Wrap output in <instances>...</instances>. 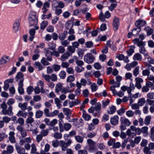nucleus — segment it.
<instances>
[{"mask_svg": "<svg viewBox=\"0 0 154 154\" xmlns=\"http://www.w3.org/2000/svg\"><path fill=\"white\" fill-rule=\"evenodd\" d=\"M29 23L30 26L36 25L38 23L36 13L34 11L31 12L28 17Z\"/></svg>", "mask_w": 154, "mask_h": 154, "instance_id": "1", "label": "nucleus"}, {"mask_svg": "<svg viewBox=\"0 0 154 154\" xmlns=\"http://www.w3.org/2000/svg\"><path fill=\"white\" fill-rule=\"evenodd\" d=\"M146 24V21L142 20H138L136 21L135 25L137 28H134V30L137 29L138 32L141 30V28L144 26Z\"/></svg>", "mask_w": 154, "mask_h": 154, "instance_id": "2", "label": "nucleus"}, {"mask_svg": "<svg viewBox=\"0 0 154 154\" xmlns=\"http://www.w3.org/2000/svg\"><path fill=\"white\" fill-rule=\"evenodd\" d=\"M95 58L92 54L87 53L84 56V60L88 63H91L94 61Z\"/></svg>", "mask_w": 154, "mask_h": 154, "instance_id": "3", "label": "nucleus"}, {"mask_svg": "<svg viewBox=\"0 0 154 154\" xmlns=\"http://www.w3.org/2000/svg\"><path fill=\"white\" fill-rule=\"evenodd\" d=\"M87 143L89 145V150L91 152H94L96 149V143L91 139H88Z\"/></svg>", "mask_w": 154, "mask_h": 154, "instance_id": "4", "label": "nucleus"}, {"mask_svg": "<svg viewBox=\"0 0 154 154\" xmlns=\"http://www.w3.org/2000/svg\"><path fill=\"white\" fill-rule=\"evenodd\" d=\"M24 75L21 72H18L15 78L16 81L18 82V84H23L24 81Z\"/></svg>", "mask_w": 154, "mask_h": 154, "instance_id": "5", "label": "nucleus"}, {"mask_svg": "<svg viewBox=\"0 0 154 154\" xmlns=\"http://www.w3.org/2000/svg\"><path fill=\"white\" fill-rule=\"evenodd\" d=\"M71 127L72 125L70 124L65 123L59 128L60 132L61 133L63 132L64 131H68L71 129Z\"/></svg>", "mask_w": 154, "mask_h": 154, "instance_id": "6", "label": "nucleus"}, {"mask_svg": "<svg viewBox=\"0 0 154 154\" xmlns=\"http://www.w3.org/2000/svg\"><path fill=\"white\" fill-rule=\"evenodd\" d=\"M120 24V20L118 17H115L113 20L112 26L115 31L119 29Z\"/></svg>", "mask_w": 154, "mask_h": 154, "instance_id": "7", "label": "nucleus"}, {"mask_svg": "<svg viewBox=\"0 0 154 154\" xmlns=\"http://www.w3.org/2000/svg\"><path fill=\"white\" fill-rule=\"evenodd\" d=\"M133 42L135 45H137V46L140 48L143 46H145L146 45V42H143L141 40H140L138 38H135L133 40Z\"/></svg>", "mask_w": 154, "mask_h": 154, "instance_id": "8", "label": "nucleus"}, {"mask_svg": "<svg viewBox=\"0 0 154 154\" xmlns=\"http://www.w3.org/2000/svg\"><path fill=\"white\" fill-rule=\"evenodd\" d=\"M13 108L11 106H9L8 109L5 110H2L1 112L4 115H8L9 116L12 115L13 113L12 112Z\"/></svg>", "mask_w": 154, "mask_h": 154, "instance_id": "9", "label": "nucleus"}, {"mask_svg": "<svg viewBox=\"0 0 154 154\" xmlns=\"http://www.w3.org/2000/svg\"><path fill=\"white\" fill-rule=\"evenodd\" d=\"M120 121L121 123L123 124L126 126H129L131 124V122L128 119L122 117H121Z\"/></svg>", "mask_w": 154, "mask_h": 154, "instance_id": "10", "label": "nucleus"}, {"mask_svg": "<svg viewBox=\"0 0 154 154\" xmlns=\"http://www.w3.org/2000/svg\"><path fill=\"white\" fill-rule=\"evenodd\" d=\"M19 24V20L18 19H16L13 25V29L15 32H16L18 31Z\"/></svg>", "mask_w": 154, "mask_h": 154, "instance_id": "11", "label": "nucleus"}, {"mask_svg": "<svg viewBox=\"0 0 154 154\" xmlns=\"http://www.w3.org/2000/svg\"><path fill=\"white\" fill-rule=\"evenodd\" d=\"M139 52L140 53L143 54L145 58L148 57V53L145 48V46H142L139 48Z\"/></svg>", "mask_w": 154, "mask_h": 154, "instance_id": "12", "label": "nucleus"}, {"mask_svg": "<svg viewBox=\"0 0 154 154\" xmlns=\"http://www.w3.org/2000/svg\"><path fill=\"white\" fill-rule=\"evenodd\" d=\"M119 117L118 116L116 115L114 116L110 119L111 124L112 125H116L118 124Z\"/></svg>", "mask_w": 154, "mask_h": 154, "instance_id": "13", "label": "nucleus"}, {"mask_svg": "<svg viewBox=\"0 0 154 154\" xmlns=\"http://www.w3.org/2000/svg\"><path fill=\"white\" fill-rule=\"evenodd\" d=\"M67 35V31H64L63 32L59 33L58 38L60 41L63 40L66 38Z\"/></svg>", "mask_w": 154, "mask_h": 154, "instance_id": "14", "label": "nucleus"}, {"mask_svg": "<svg viewBox=\"0 0 154 154\" xmlns=\"http://www.w3.org/2000/svg\"><path fill=\"white\" fill-rule=\"evenodd\" d=\"M35 33V29H31L29 30L30 36L29 38V40L32 41L34 38V35Z\"/></svg>", "mask_w": 154, "mask_h": 154, "instance_id": "15", "label": "nucleus"}, {"mask_svg": "<svg viewBox=\"0 0 154 154\" xmlns=\"http://www.w3.org/2000/svg\"><path fill=\"white\" fill-rule=\"evenodd\" d=\"M52 52L49 50H47L46 51L45 55L47 57V60L48 61H51L52 60Z\"/></svg>", "mask_w": 154, "mask_h": 154, "instance_id": "16", "label": "nucleus"}, {"mask_svg": "<svg viewBox=\"0 0 154 154\" xmlns=\"http://www.w3.org/2000/svg\"><path fill=\"white\" fill-rule=\"evenodd\" d=\"M10 59L9 57L6 56H3L0 59V64L1 65H3L6 63L7 62L6 60H9Z\"/></svg>", "mask_w": 154, "mask_h": 154, "instance_id": "17", "label": "nucleus"}, {"mask_svg": "<svg viewBox=\"0 0 154 154\" xmlns=\"http://www.w3.org/2000/svg\"><path fill=\"white\" fill-rule=\"evenodd\" d=\"M59 145L62 147V151H65L66 150L68 146L66 143V142L62 140H60L59 142Z\"/></svg>", "mask_w": 154, "mask_h": 154, "instance_id": "18", "label": "nucleus"}, {"mask_svg": "<svg viewBox=\"0 0 154 154\" xmlns=\"http://www.w3.org/2000/svg\"><path fill=\"white\" fill-rule=\"evenodd\" d=\"M34 65L36 68L38 69L39 71L42 70L45 67V66H43L41 64L38 62H35Z\"/></svg>", "mask_w": 154, "mask_h": 154, "instance_id": "19", "label": "nucleus"}, {"mask_svg": "<svg viewBox=\"0 0 154 154\" xmlns=\"http://www.w3.org/2000/svg\"><path fill=\"white\" fill-rule=\"evenodd\" d=\"M27 103L25 102L23 103H20L18 104V107L20 108L23 111H25L27 109Z\"/></svg>", "mask_w": 154, "mask_h": 154, "instance_id": "20", "label": "nucleus"}, {"mask_svg": "<svg viewBox=\"0 0 154 154\" xmlns=\"http://www.w3.org/2000/svg\"><path fill=\"white\" fill-rule=\"evenodd\" d=\"M23 84H18V90L19 93L20 94H23L24 93V89L23 88Z\"/></svg>", "mask_w": 154, "mask_h": 154, "instance_id": "21", "label": "nucleus"}, {"mask_svg": "<svg viewBox=\"0 0 154 154\" xmlns=\"http://www.w3.org/2000/svg\"><path fill=\"white\" fill-rule=\"evenodd\" d=\"M133 59L134 60H141L142 59V57L140 54L136 53L133 56Z\"/></svg>", "mask_w": 154, "mask_h": 154, "instance_id": "22", "label": "nucleus"}, {"mask_svg": "<svg viewBox=\"0 0 154 154\" xmlns=\"http://www.w3.org/2000/svg\"><path fill=\"white\" fill-rule=\"evenodd\" d=\"M135 48V47L134 46H132L128 50L126 51V53L128 56H130L134 52V49Z\"/></svg>", "mask_w": 154, "mask_h": 154, "instance_id": "23", "label": "nucleus"}, {"mask_svg": "<svg viewBox=\"0 0 154 154\" xmlns=\"http://www.w3.org/2000/svg\"><path fill=\"white\" fill-rule=\"evenodd\" d=\"M48 25V22L47 21H43L40 24V29H41L44 30L45 29Z\"/></svg>", "mask_w": 154, "mask_h": 154, "instance_id": "24", "label": "nucleus"}, {"mask_svg": "<svg viewBox=\"0 0 154 154\" xmlns=\"http://www.w3.org/2000/svg\"><path fill=\"white\" fill-rule=\"evenodd\" d=\"M62 87L61 83H59L56 85L55 87V92L57 93H59L61 91Z\"/></svg>", "mask_w": 154, "mask_h": 154, "instance_id": "25", "label": "nucleus"}, {"mask_svg": "<svg viewBox=\"0 0 154 154\" xmlns=\"http://www.w3.org/2000/svg\"><path fill=\"white\" fill-rule=\"evenodd\" d=\"M43 115V111L40 110H38L36 112L35 117L37 119L40 118Z\"/></svg>", "mask_w": 154, "mask_h": 154, "instance_id": "26", "label": "nucleus"}, {"mask_svg": "<svg viewBox=\"0 0 154 154\" xmlns=\"http://www.w3.org/2000/svg\"><path fill=\"white\" fill-rule=\"evenodd\" d=\"M116 109V107L112 105L109 108V110H108L107 112L109 114H112L114 113Z\"/></svg>", "mask_w": 154, "mask_h": 154, "instance_id": "27", "label": "nucleus"}, {"mask_svg": "<svg viewBox=\"0 0 154 154\" xmlns=\"http://www.w3.org/2000/svg\"><path fill=\"white\" fill-rule=\"evenodd\" d=\"M70 54L69 52H66L61 56V59L62 61H64L67 59L70 56Z\"/></svg>", "mask_w": 154, "mask_h": 154, "instance_id": "28", "label": "nucleus"}, {"mask_svg": "<svg viewBox=\"0 0 154 154\" xmlns=\"http://www.w3.org/2000/svg\"><path fill=\"white\" fill-rule=\"evenodd\" d=\"M145 103V100L144 98H141L138 100L137 104L139 106H143Z\"/></svg>", "mask_w": 154, "mask_h": 154, "instance_id": "29", "label": "nucleus"}, {"mask_svg": "<svg viewBox=\"0 0 154 154\" xmlns=\"http://www.w3.org/2000/svg\"><path fill=\"white\" fill-rule=\"evenodd\" d=\"M75 139L78 142L82 143L83 141L84 138L79 135H76L75 136Z\"/></svg>", "mask_w": 154, "mask_h": 154, "instance_id": "30", "label": "nucleus"}, {"mask_svg": "<svg viewBox=\"0 0 154 154\" xmlns=\"http://www.w3.org/2000/svg\"><path fill=\"white\" fill-rule=\"evenodd\" d=\"M82 116L85 120L87 121L90 120L91 118L89 114L86 113H83Z\"/></svg>", "mask_w": 154, "mask_h": 154, "instance_id": "31", "label": "nucleus"}, {"mask_svg": "<svg viewBox=\"0 0 154 154\" xmlns=\"http://www.w3.org/2000/svg\"><path fill=\"white\" fill-rule=\"evenodd\" d=\"M95 95L97 97H99L103 96L104 97H106L107 95V93L106 91L104 90L103 91L102 93H100L99 94L96 93Z\"/></svg>", "mask_w": 154, "mask_h": 154, "instance_id": "32", "label": "nucleus"}, {"mask_svg": "<svg viewBox=\"0 0 154 154\" xmlns=\"http://www.w3.org/2000/svg\"><path fill=\"white\" fill-rule=\"evenodd\" d=\"M73 26V25L71 21H67L65 24V27L66 29H69L72 28Z\"/></svg>", "mask_w": 154, "mask_h": 154, "instance_id": "33", "label": "nucleus"}, {"mask_svg": "<svg viewBox=\"0 0 154 154\" xmlns=\"http://www.w3.org/2000/svg\"><path fill=\"white\" fill-rule=\"evenodd\" d=\"M106 39V35H103L101 36H98L97 39L96 40V41L98 42L105 41Z\"/></svg>", "mask_w": 154, "mask_h": 154, "instance_id": "34", "label": "nucleus"}, {"mask_svg": "<svg viewBox=\"0 0 154 154\" xmlns=\"http://www.w3.org/2000/svg\"><path fill=\"white\" fill-rule=\"evenodd\" d=\"M77 53L79 58L80 59H82L84 53V51L82 49L79 48L78 49Z\"/></svg>", "mask_w": 154, "mask_h": 154, "instance_id": "35", "label": "nucleus"}, {"mask_svg": "<svg viewBox=\"0 0 154 154\" xmlns=\"http://www.w3.org/2000/svg\"><path fill=\"white\" fill-rule=\"evenodd\" d=\"M53 137L56 139H60L62 137V134L60 133L55 132L54 133Z\"/></svg>", "mask_w": 154, "mask_h": 154, "instance_id": "36", "label": "nucleus"}, {"mask_svg": "<svg viewBox=\"0 0 154 154\" xmlns=\"http://www.w3.org/2000/svg\"><path fill=\"white\" fill-rule=\"evenodd\" d=\"M59 75L60 77V79H64L65 78L66 76V72L65 71L62 70L59 73Z\"/></svg>", "mask_w": 154, "mask_h": 154, "instance_id": "37", "label": "nucleus"}, {"mask_svg": "<svg viewBox=\"0 0 154 154\" xmlns=\"http://www.w3.org/2000/svg\"><path fill=\"white\" fill-rule=\"evenodd\" d=\"M47 59L45 57H43L41 60V63L44 66L48 65L50 64V63L48 61Z\"/></svg>", "mask_w": 154, "mask_h": 154, "instance_id": "38", "label": "nucleus"}, {"mask_svg": "<svg viewBox=\"0 0 154 154\" xmlns=\"http://www.w3.org/2000/svg\"><path fill=\"white\" fill-rule=\"evenodd\" d=\"M146 29L147 35L149 36L152 35L153 32V29H152L148 27V29L145 28L144 30Z\"/></svg>", "mask_w": 154, "mask_h": 154, "instance_id": "39", "label": "nucleus"}, {"mask_svg": "<svg viewBox=\"0 0 154 154\" xmlns=\"http://www.w3.org/2000/svg\"><path fill=\"white\" fill-rule=\"evenodd\" d=\"M139 67L137 66L135 68L133 71V75L135 77L137 76L139 74Z\"/></svg>", "mask_w": 154, "mask_h": 154, "instance_id": "40", "label": "nucleus"}, {"mask_svg": "<svg viewBox=\"0 0 154 154\" xmlns=\"http://www.w3.org/2000/svg\"><path fill=\"white\" fill-rule=\"evenodd\" d=\"M17 152L20 154H24L25 152V149L23 148L19 147L17 148Z\"/></svg>", "mask_w": 154, "mask_h": 154, "instance_id": "41", "label": "nucleus"}, {"mask_svg": "<svg viewBox=\"0 0 154 154\" xmlns=\"http://www.w3.org/2000/svg\"><path fill=\"white\" fill-rule=\"evenodd\" d=\"M84 70V68L82 66H78L75 68V71L77 72H80Z\"/></svg>", "mask_w": 154, "mask_h": 154, "instance_id": "42", "label": "nucleus"}, {"mask_svg": "<svg viewBox=\"0 0 154 154\" xmlns=\"http://www.w3.org/2000/svg\"><path fill=\"white\" fill-rule=\"evenodd\" d=\"M94 110H96L97 111H100L101 110V104L100 102L97 103L94 107Z\"/></svg>", "mask_w": 154, "mask_h": 154, "instance_id": "43", "label": "nucleus"}, {"mask_svg": "<svg viewBox=\"0 0 154 154\" xmlns=\"http://www.w3.org/2000/svg\"><path fill=\"white\" fill-rule=\"evenodd\" d=\"M44 114L45 116L48 117H51V113H50L49 110L48 108L44 109Z\"/></svg>", "mask_w": 154, "mask_h": 154, "instance_id": "44", "label": "nucleus"}, {"mask_svg": "<svg viewBox=\"0 0 154 154\" xmlns=\"http://www.w3.org/2000/svg\"><path fill=\"white\" fill-rule=\"evenodd\" d=\"M143 151L144 154H151L152 152L150 151L148 147L146 146L143 148Z\"/></svg>", "mask_w": 154, "mask_h": 154, "instance_id": "45", "label": "nucleus"}, {"mask_svg": "<svg viewBox=\"0 0 154 154\" xmlns=\"http://www.w3.org/2000/svg\"><path fill=\"white\" fill-rule=\"evenodd\" d=\"M7 152L9 153H12L14 150L13 147L11 145L8 146H7Z\"/></svg>", "mask_w": 154, "mask_h": 154, "instance_id": "46", "label": "nucleus"}, {"mask_svg": "<svg viewBox=\"0 0 154 154\" xmlns=\"http://www.w3.org/2000/svg\"><path fill=\"white\" fill-rule=\"evenodd\" d=\"M68 40H61L60 43L64 47H66L69 44V42Z\"/></svg>", "mask_w": 154, "mask_h": 154, "instance_id": "47", "label": "nucleus"}, {"mask_svg": "<svg viewBox=\"0 0 154 154\" xmlns=\"http://www.w3.org/2000/svg\"><path fill=\"white\" fill-rule=\"evenodd\" d=\"M151 119V117L150 116H148L146 117L145 119L144 123L146 125H149L150 122V121Z\"/></svg>", "mask_w": 154, "mask_h": 154, "instance_id": "48", "label": "nucleus"}, {"mask_svg": "<svg viewBox=\"0 0 154 154\" xmlns=\"http://www.w3.org/2000/svg\"><path fill=\"white\" fill-rule=\"evenodd\" d=\"M91 88L92 91V92H95L98 89V87L96 85L95 83H94L91 85Z\"/></svg>", "mask_w": 154, "mask_h": 154, "instance_id": "49", "label": "nucleus"}, {"mask_svg": "<svg viewBox=\"0 0 154 154\" xmlns=\"http://www.w3.org/2000/svg\"><path fill=\"white\" fill-rule=\"evenodd\" d=\"M75 80V78L72 75H69L68 76L66 79V82H73Z\"/></svg>", "mask_w": 154, "mask_h": 154, "instance_id": "50", "label": "nucleus"}, {"mask_svg": "<svg viewBox=\"0 0 154 154\" xmlns=\"http://www.w3.org/2000/svg\"><path fill=\"white\" fill-rule=\"evenodd\" d=\"M49 132V130L48 129L46 130H42L41 132V134L42 136L45 137L47 136Z\"/></svg>", "mask_w": 154, "mask_h": 154, "instance_id": "51", "label": "nucleus"}, {"mask_svg": "<svg viewBox=\"0 0 154 154\" xmlns=\"http://www.w3.org/2000/svg\"><path fill=\"white\" fill-rule=\"evenodd\" d=\"M110 100H107L105 101L103 100L102 101V106L103 108H105V107L108 105L109 103Z\"/></svg>", "mask_w": 154, "mask_h": 154, "instance_id": "52", "label": "nucleus"}, {"mask_svg": "<svg viewBox=\"0 0 154 154\" xmlns=\"http://www.w3.org/2000/svg\"><path fill=\"white\" fill-rule=\"evenodd\" d=\"M52 67L55 71L57 72L60 69V66L58 64H54L52 66Z\"/></svg>", "mask_w": 154, "mask_h": 154, "instance_id": "53", "label": "nucleus"}, {"mask_svg": "<svg viewBox=\"0 0 154 154\" xmlns=\"http://www.w3.org/2000/svg\"><path fill=\"white\" fill-rule=\"evenodd\" d=\"M63 110L65 115L66 116L71 115V113L69 109L64 108L63 109Z\"/></svg>", "mask_w": 154, "mask_h": 154, "instance_id": "54", "label": "nucleus"}, {"mask_svg": "<svg viewBox=\"0 0 154 154\" xmlns=\"http://www.w3.org/2000/svg\"><path fill=\"white\" fill-rule=\"evenodd\" d=\"M93 45L91 41H88L85 43V45L86 48H89L92 47Z\"/></svg>", "mask_w": 154, "mask_h": 154, "instance_id": "55", "label": "nucleus"}, {"mask_svg": "<svg viewBox=\"0 0 154 154\" xmlns=\"http://www.w3.org/2000/svg\"><path fill=\"white\" fill-rule=\"evenodd\" d=\"M56 46V45L55 43L53 42H52L50 43L49 45V48L51 50H54Z\"/></svg>", "mask_w": 154, "mask_h": 154, "instance_id": "56", "label": "nucleus"}, {"mask_svg": "<svg viewBox=\"0 0 154 154\" xmlns=\"http://www.w3.org/2000/svg\"><path fill=\"white\" fill-rule=\"evenodd\" d=\"M34 119L31 117H29L26 120V122L27 124H31L34 122Z\"/></svg>", "mask_w": 154, "mask_h": 154, "instance_id": "57", "label": "nucleus"}, {"mask_svg": "<svg viewBox=\"0 0 154 154\" xmlns=\"http://www.w3.org/2000/svg\"><path fill=\"white\" fill-rule=\"evenodd\" d=\"M109 116L108 115L106 114H104L103 116L102 121L103 122H105L109 119Z\"/></svg>", "mask_w": 154, "mask_h": 154, "instance_id": "58", "label": "nucleus"}, {"mask_svg": "<svg viewBox=\"0 0 154 154\" xmlns=\"http://www.w3.org/2000/svg\"><path fill=\"white\" fill-rule=\"evenodd\" d=\"M8 135L5 133L0 134V141H2L5 137H7Z\"/></svg>", "mask_w": 154, "mask_h": 154, "instance_id": "59", "label": "nucleus"}, {"mask_svg": "<svg viewBox=\"0 0 154 154\" xmlns=\"http://www.w3.org/2000/svg\"><path fill=\"white\" fill-rule=\"evenodd\" d=\"M125 109L122 108L120 109L117 111V113L118 115L121 116L125 112Z\"/></svg>", "mask_w": 154, "mask_h": 154, "instance_id": "60", "label": "nucleus"}, {"mask_svg": "<svg viewBox=\"0 0 154 154\" xmlns=\"http://www.w3.org/2000/svg\"><path fill=\"white\" fill-rule=\"evenodd\" d=\"M33 88L32 86H30L28 87L27 88V92L28 94H30L33 91Z\"/></svg>", "mask_w": 154, "mask_h": 154, "instance_id": "61", "label": "nucleus"}, {"mask_svg": "<svg viewBox=\"0 0 154 154\" xmlns=\"http://www.w3.org/2000/svg\"><path fill=\"white\" fill-rule=\"evenodd\" d=\"M126 115L128 117H132L134 115V113L132 111L129 110L126 112Z\"/></svg>", "mask_w": 154, "mask_h": 154, "instance_id": "62", "label": "nucleus"}, {"mask_svg": "<svg viewBox=\"0 0 154 154\" xmlns=\"http://www.w3.org/2000/svg\"><path fill=\"white\" fill-rule=\"evenodd\" d=\"M115 142V140L114 139H111L109 140L107 142L109 146L113 145Z\"/></svg>", "mask_w": 154, "mask_h": 154, "instance_id": "63", "label": "nucleus"}, {"mask_svg": "<svg viewBox=\"0 0 154 154\" xmlns=\"http://www.w3.org/2000/svg\"><path fill=\"white\" fill-rule=\"evenodd\" d=\"M117 5V4H112L108 7L109 10L110 11H112L116 7Z\"/></svg>", "mask_w": 154, "mask_h": 154, "instance_id": "64", "label": "nucleus"}]
</instances>
